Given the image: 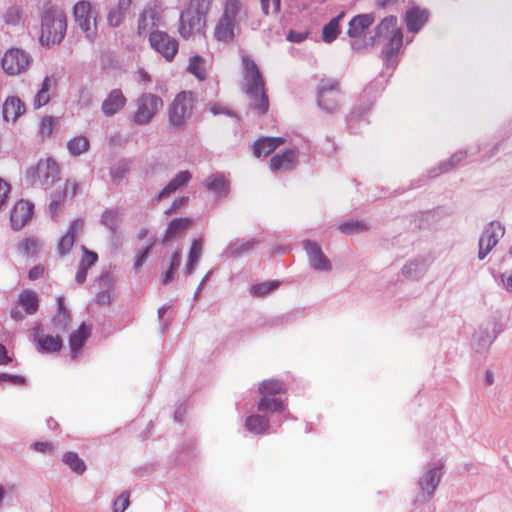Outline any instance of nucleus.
<instances>
[{
	"label": "nucleus",
	"instance_id": "f257e3e1",
	"mask_svg": "<svg viewBox=\"0 0 512 512\" xmlns=\"http://www.w3.org/2000/svg\"><path fill=\"white\" fill-rule=\"evenodd\" d=\"M243 89L249 98L250 107L259 114H265L269 108V100L265 90V82L256 63L247 55L242 57Z\"/></svg>",
	"mask_w": 512,
	"mask_h": 512
},
{
	"label": "nucleus",
	"instance_id": "f03ea898",
	"mask_svg": "<svg viewBox=\"0 0 512 512\" xmlns=\"http://www.w3.org/2000/svg\"><path fill=\"white\" fill-rule=\"evenodd\" d=\"M67 29L63 12L52 10L42 16L40 41L43 45L57 44L62 41Z\"/></svg>",
	"mask_w": 512,
	"mask_h": 512
},
{
	"label": "nucleus",
	"instance_id": "7ed1b4c3",
	"mask_svg": "<svg viewBox=\"0 0 512 512\" xmlns=\"http://www.w3.org/2000/svg\"><path fill=\"white\" fill-rule=\"evenodd\" d=\"M33 58L29 52L21 48L8 49L1 58V68L8 76H18L26 73Z\"/></svg>",
	"mask_w": 512,
	"mask_h": 512
},
{
	"label": "nucleus",
	"instance_id": "20e7f679",
	"mask_svg": "<svg viewBox=\"0 0 512 512\" xmlns=\"http://www.w3.org/2000/svg\"><path fill=\"white\" fill-rule=\"evenodd\" d=\"M194 97L191 92H180L170 104L168 119L174 128H182L192 115Z\"/></svg>",
	"mask_w": 512,
	"mask_h": 512
},
{
	"label": "nucleus",
	"instance_id": "39448f33",
	"mask_svg": "<svg viewBox=\"0 0 512 512\" xmlns=\"http://www.w3.org/2000/svg\"><path fill=\"white\" fill-rule=\"evenodd\" d=\"M342 95L339 83L332 78L321 79L317 88L318 106L327 113L335 112L340 105Z\"/></svg>",
	"mask_w": 512,
	"mask_h": 512
},
{
	"label": "nucleus",
	"instance_id": "423d86ee",
	"mask_svg": "<svg viewBox=\"0 0 512 512\" xmlns=\"http://www.w3.org/2000/svg\"><path fill=\"white\" fill-rule=\"evenodd\" d=\"M162 106L163 100L161 97L153 93H143L136 100L133 122L139 126L149 124Z\"/></svg>",
	"mask_w": 512,
	"mask_h": 512
},
{
	"label": "nucleus",
	"instance_id": "0eeeda50",
	"mask_svg": "<svg viewBox=\"0 0 512 512\" xmlns=\"http://www.w3.org/2000/svg\"><path fill=\"white\" fill-rule=\"evenodd\" d=\"M73 14L76 24L85 33L86 38L94 42L97 37V13L92 9L90 2H77Z\"/></svg>",
	"mask_w": 512,
	"mask_h": 512
},
{
	"label": "nucleus",
	"instance_id": "6e6552de",
	"mask_svg": "<svg viewBox=\"0 0 512 512\" xmlns=\"http://www.w3.org/2000/svg\"><path fill=\"white\" fill-rule=\"evenodd\" d=\"M162 22V9L157 2L149 3L139 14L136 33L139 37H150Z\"/></svg>",
	"mask_w": 512,
	"mask_h": 512
},
{
	"label": "nucleus",
	"instance_id": "1a4fd4ad",
	"mask_svg": "<svg viewBox=\"0 0 512 512\" xmlns=\"http://www.w3.org/2000/svg\"><path fill=\"white\" fill-rule=\"evenodd\" d=\"M505 228L500 222L492 221L483 230L478 246V258L483 260L504 236Z\"/></svg>",
	"mask_w": 512,
	"mask_h": 512
},
{
	"label": "nucleus",
	"instance_id": "9d476101",
	"mask_svg": "<svg viewBox=\"0 0 512 512\" xmlns=\"http://www.w3.org/2000/svg\"><path fill=\"white\" fill-rule=\"evenodd\" d=\"M149 44L152 49L162 55L167 61H172L178 51L177 40L165 31L156 30L151 33Z\"/></svg>",
	"mask_w": 512,
	"mask_h": 512
},
{
	"label": "nucleus",
	"instance_id": "9b49d317",
	"mask_svg": "<svg viewBox=\"0 0 512 512\" xmlns=\"http://www.w3.org/2000/svg\"><path fill=\"white\" fill-rule=\"evenodd\" d=\"M303 247L306 252L309 266L319 272H331L332 263L324 254L319 244L311 240H304Z\"/></svg>",
	"mask_w": 512,
	"mask_h": 512
},
{
	"label": "nucleus",
	"instance_id": "f8f14e48",
	"mask_svg": "<svg viewBox=\"0 0 512 512\" xmlns=\"http://www.w3.org/2000/svg\"><path fill=\"white\" fill-rule=\"evenodd\" d=\"M59 172L56 161L52 158L41 159L35 167L28 170V176L32 177L36 183L46 185L54 181Z\"/></svg>",
	"mask_w": 512,
	"mask_h": 512
},
{
	"label": "nucleus",
	"instance_id": "ddd939ff",
	"mask_svg": "<svg viewBox=\"0 0 512 512\" xmlns=\"http://www.w3.org/2000/svg\"><path fill=\"white\" fill-rule=\"evenodd\" d=\"M498 332L495 330V324L488 322L480 325L472 334L471 347L476 353L488 351L495 341Z\"/></svg>",
	"mask_w": 512,
	"mask_h": 512
},
{
	"label": "nucleus",
	"instance_id": "4468645a",
	"mask_svg": "<svg viewBox=\"0 0 512 512\" xmlns=\"http://www.w3.org/2000/svg\"><path fill=\"white\" fill-rule=\"evenodd\" d=\"M79 190V184L75 181L66 180L57 185L51 193L49 211L52 217H55L60 206L68 199L74 197Z\"/></svg>",
	"mask_w": 512,
	"mask_h": 512
},
{
	"label": "nucleus",
	"instance_id": "2eb2a0df",
	"mask_svg": "<svg viewBox=\"0 0 512 512\" xmlns=\"http://www.w3.org/2000/svg\"><path fill=\"white\" fill-rule=\"evenodd\" d=\"M206 27V19L202 16L190 14L183 10L179 19V34L184 39H189L197 34H201Z\"/></svg>",
	"mask_w": 512,
	"mask_h": 512
},
{
	"label": "nucleus",
	"instance_id": "dca6fc26",
	"mask_svg": "<svg viewBox=\"0 0 512 512\" xmlns=\"http://www.w3.org/2000/svg\"><path fill=\"white\" fill-rule=\"evenodd\" d=\"M298 150L285 149L284 151L274 155L270 160V168L272 171H291L298 161Z\"/></svg>",
	"mask_w": 512,
	"mask_h": 512
},
{
	"label": "nucleus",
	"instance_id": "f3484780",
	"mask_svg": "<svg viewBox=\"0 0 512 512\" xmlns=\"http://www.w3.org/2000/svg\"><path fill=\"white\" fill-rule=\"evenodd\" d=\"M33 215V205L27 201L20 200L10 212V222L14 230H21Z\"/></svg>",
	"mask_w": 512,
	"mask_h": 512
},
{
	"label": "nucleus",
	"instance_id": "a211bd4d",
	"mask_svg": "<svg viewBox=\"0 0 512 512\" xmlns=\"http://www.w3.org/2000/svg\"><path fill=\"white\" fill-rule=\"evenodd\" d=\"M126 103L127 98L123 94L122 90L115 88L111 90L103 100L101 111L105 116L111 117L119 113L125 107Z\"/></svg>",
	"mask_w": 512,
	"mask_h": 512
},
{
	"label": "nucleus",
	"instance_id": "6ab92c4d",
	"mask_svg": "<svg viewBox=\"0 0 512 512\" xmlns=\"http://www.w3.org/2000/svg\"><path fill=\"white\" fill-rule=\"evenodd\" d=\"M430 265L428 257L417 256L408 260L401 268V275L409 280H418L426 273Z\"/></svg>",
	"mask_w": 512,
	"mask_h": 512
},
{
	"label": "nucleus",
	"instance_id": "aec40b11",
	"mask_svg": "<svg viewBox=\"0 0 512 512\" xmlns=\"http://www.w3.org/2000/svg\"><path fill=\"white\" fill-rule=\"evenodd\" d=\"M26 108L23 101L16 96H9L2 105V116L6 122L15 124L25 113Z\"/></svg>",
	"mask_w": 512,
	"mask_h": 512
},
{
	"label": "nucleus",
	"instance_id": "412c9836",
	"mask_svg": "<svg viewBox=\"0 0 512 512\" xmlns=\"http://www.w3.org/2000/svg\"><path fill=\"white\" fill-rule=\"evenodd\" d=\"M247 17L246 8L240 0H226L221 18L240 27L241 22Z\"/></svg>",
	"mask_w": 512,
	"mask_h": 512
},
{
	"label": "nucleus",
	"instance_id": "4be33fe9",
	"mask_svg": "<svg viewBox=\"0 0 512 512\" xmlns=\"http://www.w3.org/2000/svg\"><path fill=\"white\" fill-rule=\"evenodd\" d=\"M443 469V465L431 467L420 478L419 486L424 494L430 496L434 492L443 475Z\"/></svg>",
	"mask_w": 512,
	"mask_h": 512
},
{
	"label": "nucleus",
	"instance_id": "5701e85b",
	"mask_svg": "<svg viewBox=\"0 0 512 512\" xmlns=\"http://www.w3.org/2000/svg\"><path fill=\"white\" fill-rule=\"evenodd\" d=\"M204 186L215 197L220 199L228 195L230 184L224 174L214 173L205 179Z\"/></svg>",
	"mask_w": 512,
	"mask_h": 512
},
{
	"label": "nucleus",
	"instance_id": "b1692460",
	"mask_svg": "<svg viewBox=\"0 0 512 512\" xmlns=\"http://www.w3.org/2000/svg\"><path fill=\"white\" fill-rule=\"evenodd\" d=\"M83 228V221L76 219L71 222L67 233L61 237L58 243V253L61 256L68 254L74 246L75 238Z\"/></svg>",
	"mask_w": 512,
	"mask_h": 512
},
{
	"label": "nucleus",
	"instance_id": "393cba45",
	"mask_svg": "<svg viewBox=\"0 0 512 512\" xmlns=\"http://www.w3.org/2000/svg\"><path fill=\"white\" fill-rule=\"evenodd\" d=\"M55 87L56 80L52 76H45L40 85V88L33 98V108L40 109L47 105L51 99V92L55 89Z\"/></svg>",
	"mask_w": 512,
	"mask_h": 512
},
{
	"label": "nucleus",
	"instance_id": "a878e982",
	"mask_svg": "<svg viewBox=\"0 0 512 512\" xmlns=\"http://www.w3.org/2000/svg\"><path fill=\"white\" fill-rule=\"evenodd\" d=\"M375 17L372 13L359 14L349 21L347 34L350 38L361 37L364 32L373 24Z\"/></svg>",
	"mask_w": 512,
	"mask_h": 512
},
{
	"label": "nucleus",
	"instance_id": "bb28decb",
	"mask_svg": "<svg viewBox=\"0 0 512 512\" xmlns=\"http://www.w3.org/2000/svg\"><path fill=\"white\" fill-rule=\"evenodd\" d=\"M239 29L240 27L236 24L228 22L220 17L214 28L213 35L217 41L229 44L233 42Z\"/></svg>",
	"mask_w": 512,
	"mask_h": 512
},
{
	"label": "nucleus",
	"instance_id": "cd10ccee",
	"mask_svg": "<svg viewBox=\"0 0 512 512\" xmlns=\"http://www.w3.org/2000/svg\"><path fill=\"white\" fill-rule=\"evenodd\" d=\"M34 341L37 344V350L40 352L53 353L62 347V341L58 336H44L40 334V327L34 328Z\"/></svg>",
	"mask_w": 512,
	"mask_h": 512
},
{
	"label": "nucleus",
	"instance_id": "c85d7f7f",
	"mask_svg": "<svg viewBox=\"0 0 512 512\" xmlns=\"http://www.w3.org/2000/svg\"><path fill=\"white\" fill-rule=\"evenodd\" d=\"M428 20V12L419 7L410 8L405 15V22L409 32L417 33Z\"/></svg>",
	"mask_w": 512,
	"mask_h": 512
},
{
	"label": "nucleus",
	"instance_id": "c756f323",
	"mask_svg": "<svg viewBox=\"0 0 512 512\" xmlns=\"http://www.w3.org/2000/svg\"><path fill=\"white\" fill-rule=\"evenodd\" d=\"M284 143L285 139L282 137L260 138L253 145V153L256 157H266Z\"/></svg>",
	"mask_w": 512,
	"mask_h": 512
},
{
	"label": "nucleus",
	"instance_id": "7c9ffc66",
	"mask_svg": "<svg viewBox=\"0 0 512 512\" xmlns=\"http://www.w3.org/2000/svg\"><path fill=\"white\" fill-rule=\"evenodd\" d=\"M257 408L261 412L281 413L286 419L290 416L286 404L282 400L274 397H261Z\"/></svg>",
	"mask_w": 512,
	"mask_h": 512
},
{
	"label": "nucleus",
	"instance_id": "2f4dec72",
	"mask_svg": "<svg viewBox=\"0 0 512 512\" xmlns=\"http://www.w3.org/2000/svg\"><path fill=\"white\" fill-rule=\"evenodd\" d=\"M203 254V241L201 239H194L188 253V258L184 267L185 275L193 274L198 262Z\"/></svg>",
	"mask_w": 512,
	"mask_h": 512
},
{
	"label": "nucleus",
	"instance_id": "473e14b6",
	"mask_svg": "<svg viewBox=\"0 0 512 512\" xmlns=\"http://www.w3.org/2000/svg\"><path fill=\"white\" fill-rule=\"evenodd\" d=\"M192 178L189 171H180L176 176L162 189L158 194V200H161L170 194L185 186Z\"/></svg>",
	"mask_w": 512,
	"mask_h": 512
},
{
	"label": "nucleus",
	"instance_id": "72a5a7b5",
	"mask_svg": "<svg viewBox=\"0 0 512 512\" xmlns=\"http://www.w3.org/2000/svg\"><path fill=\"white\" fill-rule=\"evenodd\" d=\"M90 332V328L86 324L82 323L78 330L71 334L69 344L72 357L75 358L78 356L83 344L90 336Z\"/></svg>",
	"mask_w": 512,
	"mask_h": 512
},
{
	"label": "nucleus",
	"instance_id": "f704fd0d",
	"mask_svg": "<svg viewBox=\"0 0 512 512\" xmlns=\"http://www.w3.org/2000/svg\"><path fill=\"white\" fill-rule=\"evenodd\" d=\"M345 16V12L339 13L333 17L322 29V40L325 43H332L340 34V23Z\"/></svg>",
	"mask_w": 512,
	"mask_h": 512
},
{
	"label": "nucleus",
	"instance_id": "c9c22d12",
	"mask_svg": "<svg viewBox=\"0 0 512 512\" xmlns=\"http://www.w3.org/2000/svg\"><path fill=\"white\" fill-rule=\"evenodd\" d=\"M247 430L254 434H263L270 429V420L264 415L253 414L246 418Z\"/></svg>",
	"mask_w": 512,
	"mask_h": 512
},
{
	"label": "nucleus",
	"instance_id": "e433bc0d",
	"mask_svg": "<svg viewBox=\"0 0 512 512\" xmlns=\"http://www.w3.org/2000/svg\"><path fill=\"white\" fill-rule=\"evenodd\" d=\"M18 304L27 314H34L38 309V298L34 291L26 289L18 298Z\"/></svg>",
	"mask_w": 512,
	"mask_h": 512
},
{
	"label": "nucleus",
	"instance_id": "4c0bfd02",
	"mask_svg": "<svg viewBox=\"0 0 512 512\" xmlns=\"http://www.w3.org/2000/svg\"><path fill=\"white\" fill-rule=\"evenodd\" d=\"M122 219L123 214L119 209H109L103 212L101 222L110 231L116 232Z\"/></svg>",
	"mask_w": 512,
	"mask_h": 512
},
{
	"label": "nucleus",
	"instance_id": "58836bf2",
	"mask_svg": "<svg viewBox=\"0 0 512 512\" xmlns=\"http://www.w3.org/2000/svg\"><path fill=\"white\" fill-rule=\"evenodd\" d=\"M283 392H285L284 384L276 379L264 380L259 386L262 397H273Z\"/></svg>",
	"mask_w": 512,
	"mask_h": 512
},
{
	"label": "nucleus",
	"instance_id": "ea45409f",
	"mask_svg": "<svg viewBox=\"0 0 512 512\" xmlns=\"http://www.w3.org/2000/svg\"><path fill=\"white\" fill-rule=\"evenodd\" d=\"M190 225V220L187 218H178L172 220L166 230V234L163 238V243L168 244V242L178 235L179 233L185 231Z\"/></svg>",
	"mask_w": 512,
	"mask_h": 512
},
{
	"label": "nucleus",
	"instance_id": "a19ab883",
	"mask_svg": "<svg viewBox=\"0 0 512 512\" xmlns=\"http://www.w3.org/2000/svg\"><path fill=\"white\" fill-rule=\"evenodd\" d=\"M338 229L347 235L358 234L369 229V224L364 220H348L341 222Z\"/></svg>",
	"mask_w": 512,
	"mask_h": 512
},
{
	"label": "nucleus",
	"instance_id": "79ce46f5",
	"mask_svg": "<svg viewBox=\"0 0 512 512\" xmlns=\"http://www.w3.org/2000/svg\"><path fill=\"white\" fill-rule=\"evenodd\" d=\"M130 0H120L119 5L112 8L107 16L108 24L111 27H118L125 18V8L129 5Z\"/></svg>",
	"mask_w": 512,
	"mask_h": 512
},
{
	"label": "nucleus",
	"instance_id": "37998d69",
	"mask_svg": "<svg viewBox=\"0 0 512 512\" xmlns=\"http://www.w3.org/2000/svg\"><path fill=\"white\" fill-rule=\"evenodd\" d=\"M402 43H403L402 30L400 28L395 29L393 31V33L389 36V40L386 45L385 53H386L387 61H390L391 57L400 50Z\"/></svg>",
	"mask_w": 512,
	"mask_h": 512
},
{
	"label": "nucleus",
	"instance_id": "c03bdc74",
	"mask_svg": "<svg viewBox=\"0 0 512 512\" xmlns=\"http://www.w3.org/2000/svg\"><path fill=\"white\" fill-rule=\"evenodd\" d=\"M212 0H190L188 6L184 9L190 14L202 16L207 19L210 11Z\"/></svg>",
	"mask_w": 512,
	"mask_h": 512
},
{
	"label": "nucleus",
	"instance_id": "a18cd8bd",
	"mask_svg": "<svg viewBox=\"0 0 512 512\" xmlns=\"http://www.w3.org/2000/svg\"><path fill=\"white\" fill-rule=\"evenodd\" d=\"M62 461L76 474L81 475L86 470L85 462L74 452H66Z\"/></svg>",
	"mask_w": 512,
	"mask_h": 512
},
{
	"label": "nucleus",
	"instance_id": "49530a36",
	"mask_svg": "<svg viewBox=\"0 0 512 512\" xmlns=\"http://www.w3.org/2000/svg\"><path fill=\"white\" fill-rule=\"evenodd\" d=\"M187 71L193 74L197 79L204 80L206 78L205 59L198 55L191 57Z\"/></svg>",
	"mask_w": 512,
	"mask_h": 512
},
{
	"label": "nucleus",
	"instance_id": "de8ad7c7",
	"mask_svg": "<svg viewBox=\"0 0 512 512\" xmlns=\"http://www.w3.org/2000/svg\"><path fill=\"white\" fill-rule=\"evenodd\" d=\"M180 264H181V253H180V250H176L170 256L167 270L165 271L163 278H162L163 285H168L169 283L172 282V280L174 278V273L179 268Z\"/></svg>",
	"mask_w": 512,
	"mask_h": 512
},
{
	"label": "nucleus",
	"instance_id": "09e8293b",
	"mask_svg": "<svg viewBox=\"0 0 512 512\" xmlns=\"http://www.w3.org/2000/svg\"><path fill=\"white\" fill-rule=\"evenodd\" d=\"M89 148V141L84 136H77L68 141L67 149L73 156H79L85 153Z\"/></svg>",
	"mask_w": 512,
	"mask_h": 512
},
{
	"label": "nucleus",
	"instance_id": "8fccbe9b",
	"mask_svg": "<svg viewBox=\"0 0 512 512\" xmlns=\"http://www.w3.org/2000/svg\"><path fill=\"white\" fill-rule=\"evenodd\" d=\"M397 18L395 16H387L385 17L376 27V37H388L393 33L396 27Z\"/></svg>",
	"mask_w": 512,
	"mask_h": 512
},
{
	"label": "nucleus",
	"instance_id": "3c124183",
	"mask_svg": "<svg viewBox=\"0 0 512 512\" xmlns=\"http://www.w3.org/2000/svg\"><path fill=\"white\" fill-rule=\"evenodd\" d=\"M278 281H268L251 286L250 293L257 297H264L279 286Z\"/></svg>",
	"mask_w": 512,
	"mask_h": 512
},
{
	"label": "nucleus",
	"instance_id": "603ef678",
	"mask_svg": "<svg viewBox=\"0 0 512 512\" xmlns=\"http://www.w3.org/2000/svg\"><path fill=\"white\" fill-rule=\"evenodd\" d=\"M56 125V118L53 116H44L39 124V134L42 138L50 137Z\"/></svg>",
	"mask_w": 512,
	"mask_h": 512
},
{
	"label": "nucleus",
	"instance_id": "864d4df0",
	"mask_svg": "<svg viewBox=\"0 0 512 512\" xmlns=\"http://www.w3.org/2000/svg\"><path fill=\"white\" fill-rule=\"evenodd\" d=\"M22 18V11L18 7H10L4 14V21L8 25H18Z\"/></svg>",
	"mask_w": 512,
	"mask_h": 512
},
{
	"label": "nucleus",
	"instance_id": "5fc2aeb1",
	"mask_svg": "<svg viewBox=\"0 0 512 512\" xmlns=\"http://www.w3.org/2000/svg\"><path fill=\"white\" fill-rule=\"evenodd\" d=\"M129 497V492L121 493L113 503V512H125L130 504Z\"/></svg>",
	"mask_w": 512,
	"mask_h": 512
},
{
	"label": "nucleus",
	"instance_id": "6e6d98bb",
	"mask_svg": "<svg viewBox=\"0 0 512 512\" xmlns=\"http://www.w3.org/2000/svg\"><path fill=\"white\" fill-rule=\"evenodd\" d=\"M260 3L266 15L277 14L280 11L281 0H260Z\"/></svg>",
	"mask_w": 512,
	"mask_h": 512
},
{
	"label": "nucleus",
	"instance_id": "4d7b16f0",
	"mask_svg": "<svg viewBox=\"0 0 512 512\" xmlns=\"http://www.w3.org/2000/svg\"><path fill=\"white\" fill-rule=\"evenodd\" d=\"M83 256L81 258L80 264L90 268L92 267L98 260V255L95 252L89 251L85 246H82Z\"/></svg>",
	"mask_w": 512,
	"mask_h": 512
},
{
	"label": "nucleus",
	"instance_id": "13d9d810",
	"mask_svg": "<svg viewBox=\"0 0 512 512\" xmlns=\"http://www.w3.org/2000/svg\"><path fill=\"white\" fill-rule=\"evenodd\" d=\"M10 193V186L0 178V210L6 205Z\"/></svg>",
	"mask_w": 512,
	"mask_h": 512
},
{
	"label": "nucleus",
	"instance_id": "bf43d9fd",
	"mask_svg": "<svg viewBox=\"0 0 512 512\" xmlns=\"http://www.w3.org/2000/svg\"><path fill=\"white\" fill-rule=\"evenodd\" d=\"M153 247V243H151L150 245H148L135 259V262H134V269L136 271H138L142 265L144 264V262L146 261V259L148 258L149 254H150V251Z\"/></svg>",
	"mask_w": 512,
	"mask_h": 512
},
{
	"label": "nucleus",
	"instance_id": "052dcab7",
	"mask_svg": "<svg viewBox=\"0 0 512 512\" xmlns=\"http://www.w3.org/2000/svg\"><path fill=\"white\" fill-rule=\"evenodd\" d=\"M37 248L35 239H25L20 244V250L27 255L34 254Z\"/></svg>",
	"mask_w": 512,
	"mask_h": 512
},
{
	"label": "nucleus",
	"instance_id": "680f3d73",
	"mask_svg": "<svg viewBox=\"0 0 512 512\" xmlns=\"http://www.w3.org/2000/svg\"><path fill=\"white\" fill-rule=\"evenodd\" d=\"M500 278L505 290L512 293V271L502 273Z\"/></svg>",
	"mask_w": 512,
	"mask_h": 512
},
{
	"label": "nucleus",
	"instance_id": "e2e57ef3",
	"mask_svg": "<svg viewBox=\"0 0 512 512\" xmlns=\"http://www.w3.org/2000/svg\"><path fill=\"white\" fill-rule=\"evenodd\" d=\"M0 382H10L13 384H22L24 382V379L17 375L1 373L0 374Z\"/></svg>",
	"mask_w": 512,
	"mask_h": 512
},
{
	"label": "nucleus",
	"instance_id": "0e129e2a",
	"mask_svg": "<svg viewBox=\"0 0 512 512\" xmlns=\"http://www.w3.org/2000/svg\"><path fill=\"white\" fill-rule=\"evenodd\" d=\"M125 171H126L125 167H113L110 170V175L112 177L113 182L119 183L120 180L123 178Z\"/></svg>",
	"mask_w": 512,
	"mask_h": 512
},
{
	"label": "nucleus",
	"instance_id": "69168bd1",
	"mask_svg": "<svg viewBox=\"0 0 512 512\" xmlns=\"http://www.w3.org/2000/svg\"><path fill=\"white\" fill-rule=\"evenodd\" d=\"M89 268L79 264L78 271L76 273L75 279L77 283L82 284L85 282L87 277V271Z\"/></svg>",
	"mask_w": 512,
	"mask_h": 512
},
{
	"label": "nucleus",
	"instance_id": "338daca9",
	"mask_svg": "<svg viewBox=\"0 0 512 512\" xmlns=\"http://www.w3.org/2000/svg\"><path fill=\"white\" fill-rule=\"evenodd\" d=\"M12 362V358L8 356L7 349L4 345L0 344V365H7Z\"/></svg>",
	"mask_w": 512,
	"mask_h": 512
},
{
	"label": "nucleus",
	"instance_id": "774afa93",
	"mask_svg": "<svg viewBox=\"0 0 512 512\" xmlns=\"http://www.w3.org/2000/svg\"><path fill=\"white\" fill-rule=\"evenodd\" d=\"M307 37V34L306 33H301V32H293L291 31L288 35V40L291 41V42H294V43H300L302 42L303 40H305Z\"/></svg>",
	"mask_w": 512,
	"mask_h": 512
}]
</instances>
